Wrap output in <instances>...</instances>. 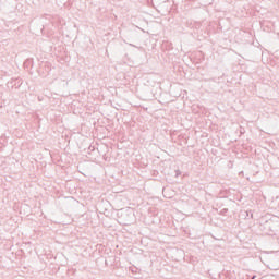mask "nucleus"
<instances>
[{
    "instance_id": "f257e3e1",
    "label": "nucleus",
    "mask_w": 279,
    "mask_h": 279,
    "mask_svg": "<svg viewBox=\"0 0 279 279\" xmlns=\"http://www.w3.org/2000/svg\"><path fill=\"white\" fill-rule=\"evenodd\" d=\"M252 279H256V276H253Z\"/></svg>"
},
{
    "instance_id": "f03ea898",
    "label": "nucleus",
    "mask_w": 279,
    "mask_h": 279,
    "mask_svg": "<svg viewBox=\"0 0 279 279\" xmlns=\"http://www.w3.org/2000/svg\"><path fill=\"white\" fill-rule=\"evenodd\" d=\"M246 216H251V214H246Z\"/></svg>"
},
{
    "instance_id": "7ed1b4c3",
    "label": "nucleus",
    "mask_w": 279,
    "mask_h": 279,
    "mask_svg": "<svg viewBox=\"0 0 279 279\" xmlns=\"http://www.w3.org/2000/svg\"><path fill=\"white\" fill-rule=\"evenodd\" d=\"M246 216H251V214H246Z\"/></svg>"
}]
</instances>
